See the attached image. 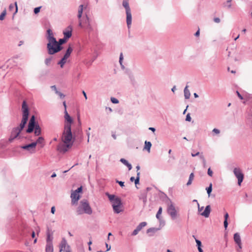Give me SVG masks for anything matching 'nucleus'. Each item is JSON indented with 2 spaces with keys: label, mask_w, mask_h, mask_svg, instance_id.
<instances>
[{
  "label": "nucleus",
  "mask_w": 252,
  "mask_h": 252,
  "mask_svg": "<svg viewBox=\"0 0 252 252\" xmlns=\"http://www.w3.org/2000/svg\"><path fill=\"white\" fill-rule=\"evenodd\" d=\"M62 141L63 143L58 146V150L61 152L65 153L72 147L73 143L71 128L68 126H66V128H64L62 136Z\"/></svg>",
  "instance_id": "obj_1"
},
{
  "label": "nucleus",
  "mask_w": 252,
  "mask_h": 252,
  "mask_svg": "<svg viewBox=\"0 0 252 252\" xmlns=\"http://www.w3.org/2000/svg\"><path fill=\"white\" fill-rule=\"evenodd\" d=\"M22 108L23 111V115L21 123H20L19 126L13 129L9 139L10 141H12L18 136L22 130L25 127L28 120L29 109L26 102L25 101L23 102Z\"/></svg>",
  "instance_id": "obj_2"
},
{
  "label": "nucleus",
  "mask_w": 252,
  "mask_h": 252,
  "mask_svg": "<svg viewBox=\"0 0 252 252\" xmlns=\"http://www.w3.org/2000/svg\"><path fill=\"white\" fill-rule=\"evenodd\" d=\"M107 195L112 203L113 210L116 213H119L122 211V204L121 200L119 197L115 196L114 195L107 193Z\"/></svg>",
  "instance_id": "obj_3"
},
{
  "label": "nucleus",
  "mask_w": 252,
  "mask_h": 252,
  "mask_svg": "<svg viewBox=\"0 0 252 252\" xmlns=\"http://www.w3.org/2000/svg\"><path fill=\"white\" fill-rule=\"evenodd\" d=\"M77 212L78 215L83 213L91 215L92 214L93 211L88 201L87 200H82L80 202Z\"/></svg>",
  "instance_id": "obj_4"
},
{
  "label": "nucleus",
  "mask_w": 252,
  "mask_h": 252,
  "mask_svg": "<svg viewBox=\"0 0 252 252\" xmlns=\"http://www.w3.org/2000/svg\"><path fill=\"white\" fill-rule=\"evenodd\" d=\"M34 128V134L36 136H38L41 133V128L37 124L35 125V119L34 116H32L30 119L28 128L26 130L27 133H31L33 131Z\"/></svg>",
  "instance_id": "obj_5"
},
{
  "label": "nucleus",
  "mask_w": 252,
  "mask_h": 252,
  "mask_svg": "<svg viewBox=\"0 0 252 252\" xmlns=\"http://www.w3.org/2000/svg\"><path fill=\"white\" fill-rule=\"evenodd\" d=\"M128 1L129 0H123V5L126 9V24L128 28L129 29L132 23V15L131 9L129 6Z\"/></svg>",
  "instance_id": "obj_6"
},
{
  "label": "nucleus",
  "mask_w": 252,
  "mask_h": 252,
  "mask_svg": "<svg viewBox=\"0 0 252 252\" xmlns=\"http://www.w3.org/2000/svg\"><path fill=\"white\" fill-rule=\"evenodd\" d=\"M47 48L48 50V53L50 55H53L56 53L60 51L62 48L61 46H59L57 44V41L56 40L55 43L53 42V43L50 44V47L48 46V43L47 45Z\"/></svg>",
  "instance_id": "obj_7"
},
{
  "label": "nucleus",
  "mask_w": 252,
  "mask_h": 252,
  "mask_svg": "<svg viewBox=\"0 0 252 252\" xmlns=\"http://www.w3.org/2000/svg\"><path fill=\"white\" fill-rule=\"evenodd\" d=\"M233 173L238 179V185L240 186L244 177L242 170L239 168H235L233 170Z\"/></svg>",
  "instance_id": "obj_8"
},
{
  "label": "nucleus",
  "mask_w": 252,
  "mask_h": 252,
  "mask_svg": "<svg viewBox=\"0 0 252 252\" xmlns=\"http://www.w3.org/2000/svg\"><path fill=\"white\" fill-rule=\"evenodd\" d=\"M234 240L235 243L237 245L238 247L236 250L239 252H241L242 248L241 237L238 233H236L234 235Z\"/></svg>",
  "instance_id": "obj_9"
},
{
  "label": "nucleus",
  "mask_w": 252,
  "mask_h": 252,
  "mask_svg": "<svg viewBox=\"0 0 252 252\" xmlns=\"http://www.w3.org/2000/svg\"><path fill=\"white\" fill-rule=\"evenodd\" d=\"M64 119L65 122L64 128H66V126H68L69 128H71V125L72 123L73 120L66 110L64 111Z\"/></svg>",
  "instance_id": "obj_10"
},
{
  "label": "nucleus",
  "mask_w": 252,
  "mask_h": 252,
  "mask_svg": "<svg viewBox=\"0 0 252 252\" xmlns=\"http://www.w3.org/2000/svg\"><path fill=\"white\" fill-rule=\"evenodd\" d=\"M167 212L170 215L172 219H175L177 217V211L173 204H170V205L168 206L167 209Z\"/></svg>",
  "instance_id": "obj_11"
},
{
  "label": "nucleus",
  "mask_w": 252,
  "mask_h": 252,
  "mask_svg": "<svg viewBox=\"0 0 252 252\" xmlns=\"http://www.w3.org/2000/svg\"><path fill=\"white\" fill-rule=\"evenodd\" d=\"M47 38L48 41V46L50 47V44L53 42L55 43L56 38L54 37L53 32L51 30L48 29L47 31Z\"/></svg>",
  "instance_id": "obj_12"
},
{
  "label": "nucleus",
  "mask_w": 252,
  "mask_h": 252,
  "mask_svg": "<svg viewBox=\"0 0 252 252\" xmlns=\"http://www.w3.org/2000/svg\"><path fill=\"white\" fill-rule=\"evenodd\" d=\"M70 197L71 198V202L73 204H76L80 197L79 194L75 191L71 192Z\"/></svg>",
  "instance_id": "obj_13"
},
{
  "label": "nucleus",
  "mask_w": 252,
  "mask_h": 252,
  "mask_svg": "<svg viewBox=\"0 0 252 252\" xmlns=\"http://www.w3.org/2000/svg\"><path fill=\"white\" fill-rule=\"evenodd\" d=\"M83 9H84L83 5H82V4L80 5L79 6V8H78L77 17L79 20V26L80 27H81V28H83L84 27L83 25V23H82V21L81 20V18L82 17Z\"/></svg>",
  "instance_id": "obj_14"
},
{
  "label": "nucleus",
  "mask_w": 252,
  "mask_h": 252,
  "mask_svg": "<svg viewBox=\"0 0 252 252\" xmlns=\"http://www.w3.org/2000/svg\"><path fill=\"white\" fill-rule=\"evenodd\" d=\"M21 148L23 149L30 151L31 152H34L35 149V143L33 142L25 146H22Z\"/></svg>",
  "instance_id": "obj_15"
},
{
  "label": "nucleus",
  "mask_w": 252,
  "mask_h": 252,
  "mask_svg": "<svg viewBox=\"0 0 252 252\" xmlns=\"http://www.w3.org/2000/svg\"><path fill=\"white\" fill-rule=\"evenodd\" d=\"M69 246L67 244V242L64 238H63L60 244V252L64 251L66 250L69 249Z\"/></svg>",
  "instance_id": "obj_16"
},
{
  "label": "nucleus",
  "mask_w": 252,
  "mask_h": 252,
  "mask_svg": "<svg viewBox=\"0 0 252 252\" xmlns=\"http://www.w3.org/2000/svg\"><path fill=\"white\" fill-rule=\"evenodd\" d=\"M72 27L70 26L68 27L66 30L63 32L64 38L66 39L69 38L71 36L72 33Z\"/></svg>",
  "instance_id": "obj_17"
},
{
  "label": "nucleus",
  "mask_w": 252,
  "mask_h": 252,
  "mask_svg": "<svg viewBox=\"0 0 252 252\" xmlns=\"http://www.w3.org/2000/svg\"><path fill=\"white\" fill-rule=\"evenodd\" d=\"M210 212H211L210 206L208 205L206 207L205 210L203 212L200 213V215L202 216L207 218L209 217Z\"/></svg>",
  "instance_id": "obj_18"
},
{
  "label": "nucleus",
  "mask_w": 252,
  "mask_h": 252,
  "mask_svg": "<svg viewBox=\"0 0 252 252\" xmlns=\"http://www.w3.org/2000/svg\"><path fill=\"white\" fill-rule=\"evenodd\" d=\"M46 252H53V246L52 243H47L46 248H45Z\"/></svg>",
  "instance_id": "obj_19"
},
{
  "label": "nucleus",
  "mask_w": 252,
  "mask_h": 252,
  "mask_svg": "<svg viewBox=\"0 0 252 252\" xmlns=\"http://www.w3.org/2000/svg\"><path fill=\"white\" fill-rule=\"evenodd\" d=\"M33 143H35V146L37 144H40L41 147H43L44 145V139L42 137H39L36 142Z\"/></svg>",
  "instance_id": "obj_20"
},
{
  "label": "nucleus",
  "mask_w": 252,
  "mask_h": 252,
  "mask_svg": "<svg viewBox=\"0 0 252 252\" xmlns=\"http://www.w3.org/2000/svg\"><path fill=\"white\" fill-rule=\"evenodd\" d=\"M188 86H186L184 89V95L186 99H189L190 97V94L188 89Z\"/></svg>",
  "instance_id": "obj_21"
},
{
  "label": "nucleus",
  "mask_w": 252,
  "mask_h": 252,
  "mask_svg": "<svg viewBox=\"0 0 252 252\" xmlns=\"http://www.w3.org/2000/svg\"><path fill=\"white\" fill-rule=\"evenodd\" d=\"M193 238H194V239L195 240V242L196 243L197 248H198L199 252H203V250L201 249L202 244H201V241H199L198 239H196L194 236H193Z\"/></svg>",
  "instance_id": "obj_22"
},
{
  "label": "nucleus",
  "mask_w": 252,
  "mask_h": 252,
  "mask_svg": "<svg viewBox=\"0 0 252 252\" xmlns=\"http://www.w3.org/2000/svg\"><path fill=\"white\" fill-rule=\"evenodd\" d=\"M120 161L128 168L129 170L131 169V165L130 163H129L124 158H121L120 159Z\"/></svg>",
  "instance_id": "obj_23"
},
{
  "label": "nucleus",
  "mask_w": 252,
  "mask_h": 252,
  "mask_svg": "<svg viewBox=\"0 0 252 252\" xmlns=\"http://www.w3.org/2000/svg\"><path fill=\"white\" fill-rule=\"evenodd\" d=\"M67 59L68 58L63 56L62 59L58 63V64L60 65L61 68L63 67V65L66 63Z\"/></svg>",
  "instance_id": "obj_24"
},
{
  "label": "nucleus",
  "mask_w": 252,
  "mask_h": 252,
  "mask_svg": "<svg viewBox=\"0 0 252 252\" xmlns=\"http://www.w3.org/2000/svg\"><path fill=\"white\" fill-rule=\"evenodd\" d=\"M15 5H12V4H10L9 5V9L10 11H12L14 8L15 9V12L13 13V14L14 15L15 14H16L17 12V10H18V7H17V2H16L14 4Z\"/></svg>",
  "instance_id": "obj_25"
},
{
  "label": "nucleus",
  "mask_w": 252,
  "mask_h": 252,
  "mask_svg": "<svg viewBox=\"0 0 252 252\" xmlns=\"http://www.w3.org/2000/svg\"><path fill=\"white\" fill-rule=\"evenodd\" d=\"M85 23L86 24V28L90 31H92L93 28L90 25L89 19L87 16H86V20H85Z\"/></svg>",
  "instance_id": "obj_26"
},
{
  "label": "nucleus",
  "mask_w": 252,
  "mask_h": 252,
  "mask_svg": "<svg viewBox=\"0 0 252 252\" xmlns=\"http://www.w3.org/2000/svg\"><path fill=\"white\" fill-rule=\"evenodd\" d=\"M152 146V144L150 142L146 141L145 142L144 149L147 150L149 152L150 151V149Z\"/></svg>",
  "instance_id": "obj_27"
},
{
  "label": "nucleus",
  "mask_w": 252,
  "mask_h": 252,
  "mask_svg": "<svg viewBox=\"0 0 252 252\" xmlns=\"http://www.w3.org/2000/svg\"><path fill=\"white\" fill-rule=\"evenodd\" d=\"M72 51H73L72 48L70 46H69L68 48V49H67L66 53H65V55H64V56L68 58L70 56L71 52H72Z\"/></svg>",
  "instance_id": "obj_28"
},
{
  "label": "nucleus",
  "mask_w": 252,
  "mask_h": 252,
  "mask_svg": "<svg viewBox=\"0 0 252 252\" xmlns=\"http://www.w3.org/2000/svg\"><path fill=\"white\" fill-rule=\"evenodd\" d=\"M194 177V174L193 173H191L189 175V181H188V183L187 184V186H189V185L191 184V183H192V180H193Z\"/></svg>",
  "instance_id": "obj_29"
},
{
  "label": "nucleus",
  "mask_w": 252,
  "mask_h": 252,
  "mask_svg": "<svg viewBox=\"0 0 252 252\" xmlns=\"http://www.w3.org/2000/svg\"><path fill=\"white\" fill-rule=\"evenodd\" d=\"M228 214L226 213L224 215V226L225 229L227 228L228 226L227 219L228 218Z\"/></svg>",
  "instance_id": "obj_30"
},
{
  "label": "nucleus",
  "mask_w": 252,
  "mask_h": 252,
  "mask_svg": "<svg viewBox=\"0 0 252 252\" xmlns=\"http://www.w3.org/2000/svg\"><path fill=\"white\" fill-rule=\"evenodd\" d=\"M162 208L161 207H160L159 208L158 211V213L156 215V218L159 220H160V215L162 213Z\"/></svg>",
  "instance_id": "obj_31"
},
{
  "label": "nucleus",
  "mask_w": 252,
  "mask_h": 252,
  "mask_svg": "<svg viewBox=\"0 0 252 252\" xmlns=\"http://www.w3.org/2000/svg\"><path fill=\"white\" fill-rule=\"evenodd\" d=\"M52 60V57H49L46 58L45 60V63L47 66H49L51 64V62Z\"/></svg>",
  "instance_id": "obj_32"
},
{
  "label": "nucleus",
  "mask_w": 252,
  "mask_h": 252,
  "mask_svg": "<svg viewBox=\"0 0 252 252\" xmlns=\"http://www.w3.org/2000/svg\"><path fill=\"white\" fill-rule=\"evenodd\" d=\"M147 225V223L146 222H142L141 223H140L137 227V228L139 230H141V229L144 227V226H145L146 225Z\"/></svg>",
  "instance_id": "obj_33"
},
{
  "label": "nucleus",
  "mask_w": 252,
  "mask_h": 252,
  "mask_svg": "<svg viewBox=\"0 0 252 252\" xmlns=\"http://www.w3.org/2000/svg\"><path fill=\"white\" fill-rule=\"evenodd\" d=\"M66 41V39L64 38L60 39L58 42L57 41V44L61 46V45L65 43Z\"/></svg>",
  "instance_id": "obj_34"
},
{
  "label": "nucleus",
  "mask_w": 252,
  "mask_h": 252,
  "mask_svg": "<svg viewBox=\"0 0 252 252\" xmlns=\"http://www.w3.org/2000/svg\"><path fill=\"white\" fill-rule=\"evenodd\" d=\"M206 190L208 195L210 196L212 190V184L211 183L210 184L209 187L206 189Z\"/></svg>",
  "instance_id": "obj_35"
},
{
  "label": "nucleus",
  "mask_w": 252,
  "mask_h": 252,
  "mask_svg": "<svg viewBox=\"0 0 252 252\" xmlns=\"http://www.w3.org/2000/svg\"><path fill=\"white\" fill-rule=\"evenodd\" d=\"M139 179H140V172H138L137 173V177H136V179L135 180V185L139 184Z\"/></svg>",
  "instance_id": "obj_36"
},
{
  "label": "nucleus",
  "mask_w": 252,
  "mask_h": 252,
  "mask_svg": "<svg viewBox=\"0 0 252 252\" xmlns=\"http://www.w3.org/2000/svg\"><path fill=\"white\" fill-rule=\"evenodd\" d=\"M111 101L113 103L117 104L119 103V100L115 97H111Z\"/></svg>",
  "instance_id": "obj_37"
},
{
  "label": "nucleus",
  "mask_w": 252,
  "mask_h": 252,
  "mask_svg": "<svg viewBox=\"0 0 252 252\" xmlns=\"http://www.w3.org/2000/svg\"><path fill=\"white\" fill-rule=\"evenodd\" d=\"M52 237H51V236L49 234H48V236H47L46 242L47 243H48V242L52 243Z\"/></svg>",
  "instance_id": "obj_38"
},
{
  "label": "nucleus",
  "mask_w": 252,
  "mask_h": 252,
  "mask_svg": "<svg viewBox=\"0 0 252 252\" xmlns=\"http://www.w3.org/2000/svg\"><path fill=\"white\" fill-rule=\"evenodd\" d=\"M41 8V7H36L34 9V12L35 14H37L40 11V9Z\"/></svg>",
  "instance_id": "obj_39"
},
{
  "label": "nucleus",
  "mask_w": 252,
  "mask_h": 252,
  "mask_svg": "<svg viewBox=\"0 0 252 252\" xmlns=\"http://www.w3.org/2000/svg\"><path fill=\"white\" fill-rule=\"evenodd\" d=\"M123 60V53H121L120 54V60H119L120 63L121 64V65H122Z\"/></svg>",
  "instance_id": "obj_40"
},
{
  "label": "nucleus",
  "mask_w": 252,
  "mask_h": 252,
  "mask_svg": "<svg viewBox=\"0 0 252 252\" xmlns=\"http://www.w3.org/2000/svg\"><path fill=\"white\" fill-rule=\"evenodd\" d=\"M56 94H58L61 98H64L65 95L62 93L60 92H57Z\"/></svg>",
  "instance_id": "obj_41"
},
{
  "label": "nucleus",
  "mask_w": 252,
  "mask_h": 252,
  "mask_svg": "<svg viewBox=\"0 0 252 252\" xmlns=\"http://www.w3.org/2000/svg\"><path fill=\"white\" fill-rule=\"evenodd\" d=\"M6 14V11L4 10L1 13V20H3L5 15Z\"/></svg>",
  "instance_id": "obj_42"
},
{
  "label": "nucleus",
  "mask_w": 252,
  "mask_h": 252,
  "mask_svg": "<svg viewBox=\"0 0 252 252\" xmlns=\"http://www.w3.org/2000/svg\"><path fill=\"white\" fill-rule=\"evenodd\" d=\"M140 231L137 228L133 231L132 235H136L137 234L138 232Z\"/></svg>",
  "instance_id": "obj_43"
},
{
  "label": "nucleus",
  "mask_w": 252,
  "mask_h": 252,
  "mask_svg": "<svg viewBox=\"0 0 252 252\" xmlns=\"http://www.w3.org/2000/svg\"><path fill=\"white\" fill-rule=\"evenodd\" d=\"M208 174L212 177V175H213V171L211 170V169H210V168H209L208 169Z\"/></svg>",
  "instance_id": "obj_44"
},
{
  "label": "nucleus",
  "mask_w": 252,
  "mask_h": 252,
  "mask_svg": "<svg viewBox=\"0 0 252 252\" xmlns=\"http://www.w3.org/2000/svg\"><path fill=\"white\" fill-rule=\"evenodd\" d=\"M191 117L190 116V115L189 114H187V116H186V120L187 121H189V122H190L191 121Z\"/></svg>",
  "instance_id": "obj_45"
},
{
  "label": "nucleus",
  "mask_w": 252,
  "mask_h": 252,
  "mask_svg": "<svg viewBox=\"0 0 252 252\" xmlns=\"http://www.w3.org/2000/svg\"><path fill=\"white\" fill-rule=\"evenodd\" d=\"M116 182L117 183H118L120 185L121 187H123L124 186V182H123L122 181H119L118 180H117Z\"/></svg>",
  "instance_id": "obj_46"
},
{
  "label": "nucleus",
  "mask_w": 252,
  "mask_h": 252,
  "mask_svg": "<svg viewBox=\"0 0 252 252\" xmlns=\"http://www.w3.org/2000/svg\"><path fill=\"white\" fill-rule=\"evenodd\" d=\"M82 187H80L78 188L76 190H75V192H77L78 194L79 192H82Z\"/></svg>",
  "instance_id": "obj_47"
},
{
  "label": "nucleus",
  "mask_w": 252,
  "mask_h": 252,
  "mask_svg": "<svg viewBox=\"0 0 252 252\" xmlns=\"http://www.w3.org/2000/svg\"><path fill=\"white\" fill-rule=\"evenodd\" d=\"M51 89L52 90H53L54 91H55V93L56 94L57 93V92H58V91L57 90V89L56 88V86L55 85H54V86H52L51 87Z\"/></svg>",
  "instance_id": "obj_48"
},
{
  "label": "nucleus",
  "mask_w": 252,
  "mask_h": 252,
  "mask_svg": "<svg viewBox=\"0 0 252 252\" xmlns=\"http://www.w3.org/2000/svg\"><path fill=\"white\" fill-rule=\"evenodd\" d=\"M213 131L214 132H215V133L216 134H219L220 131L219 129H217V128H214L213 130Z\"/></svg>",
  "instance_id": "obj_49"
},
{
  "label": "nucleus",
  "mask_w": 252,
  "mask_h": 252,
  "mask_svg": "<svg viewBox=\"0 0 252 252\" xmlns=\"http://www.w3.org/2000/svg\"><path fill=\"white\" fill-rule=\"evenodd\" d=\"M214 21L215 22L219 23L220 22V19L219 18H215L214 19Z\"/></svg>",
  "instance_id": "obj_50"
},
{
  "label": "nucleus",
  "mask_w": 252,
  "mask_h": 252,
  "mask_svg": "<svg viewBox=\"0 0 252 252\" xmlns=\"http://www.w3.org/2000/svg\"><path fill=\"white\" fill-rule=\"evenodd\" d=\"M198 211L199 212L202 213L201 211L203 210V207H200L199 206V204L198 203Z\"/></svg>",
  "instance_id": "obj_51"
},
{
  "label": "nucleus",
  "mask_w": 252,
  "mask_h": 252,
  "mask_svg": "<svg viewBox=\"0 0 252 252\" xmlns=\"http://www.w3.org/2000/svg\"><path fill=\"white\" fill-rule=\"evenodd\" d=\"M236 93L237 94V95L241 99H243V96L240 94L239 93V92L237 91L236 92Z\"/></svg>",
  "instance_id": "obj_52"
},
{
  "label": "nucleus",
  "mask_w": 252,
  "mask_h": 252,
  "mask_svg": "<svg viewBox=\"0 0 252 252\" xmlns=\"http://www.w3.org/2000/svg\"><path fill=\"white\" fill-rule=\"evenodd\" d=\"M51 213L54 214L55 213V208L54 206L52 207L51 208Z\"/></svg>",
  "instance_id": "obj_53"
},
{
  "label": "nucleus",
  "mask_w": 252,
  "mask_h": 252,
  "mask_svg": "<svg viewBox=\"0 0 252 252\" xmlns=\"http://www.w3.org/2000/svg\"><path fill=\"white\" fill-rule=\"evenodd\" d=\"M200 158L203 160V161L204 162V163H205V162H206V160H205V158H204V156H203V155H201V156H200Z\"/></svg>",
  "instance_id": "obj_54"
},
{
  "label": "nucleus",
  "mask_w": 252,
  "mask_h": 252,
  "mask_svg": "<svg viewBox=\"0 0 252 252\" xmlns=\"http://www.w3.org/2000/svg\"><path fill=\"white\" fill-rule=\"evenodd\" d=\"M106 247L107 248V251H108L111 249V246H109L107 243H106Z\"/></svg>",
  "instance_id": "obj_55"
},
{
  "label": "nucleus",
  "mask_w": 252,
  "mask_h": 252,
  "mask_svg": "<svg viewBox=\"0 0 252 252\" xmlns=\"http://www.w3.org/2000/svg\"><path fill=\"white\" fill-rule=\"evenodd\" d=\"M199 34H200V32H199V29H198V30L195 33V35L196 36H198L199 35Z\"/></svg>",
  "instance_id": "obj_56"
},
{
  "label": "nucleus",
  "mask_w": 252,
  "mask_h": 252,
  "mask_svg": "<svg viewBox=\"0 0 252 252\" xmlns=\"http://www.w3.org/2000/svg\"><path fill=\"white\" fill-rule=\"evenodd\" d=\"M63 105L64 107V111H65V110H66V102L65 101H64L63 102Z\"/></svg>",
  "instance_id": "obj_57"
},
{
  "label": "nucleus",
  "mask_w": 252,
  "mask_h": 252,
  "mask_svg": "<svg viewBox=\"0 0 252 252\" xmlns=\"http://www.w3.org/2000/svg\"><path fill=\"white\" fill-rule=\"evenodd\" d=\"M199 155V152H197V153H196V154H193V153H192V154H191V156H192V157H195V156H198V155Z\"/></svg>",
  "instance_id": "obj_58"
},
{
  "label": "nucleus",
  "mask_w": 252,
  "mask_h": 252,
  "mask_svg": "<svg viewBox=\"0 0 252 252\" xmlns=\"http://www.w3.org/2000/svg\"><path fill=\"white\" fill-rule=\"evenodd\" d=\"M82 93H83V94L85 99H87V94H86V93L84 91H83Z\"/></svg>",
  "instance_id": "obj_59"
},
{
  "label": "nucleus",
  "mask_w": 252,
  "mask_h": 252,
  "mask_svg": "<svg viewBox=\"0 0 252 252\" xmlns=\"http://www.w3.org/2000/svg\"><path fill=\"white\" fill-rule=\"evenodd\" d=\"M149 129H150V130H152V131H153V132H155V130H156V129H155V128H154V127H150V128H149Z\"/></svg>",
  "instance_id": "obj_60"
},
{
  "label": "nucleus",
  "mask_w": 252,
  "mask_h": 252,
  "mask_svg": "<svg viewBox=\"0 0 252 252\" xmlns=\"http://www.w3.org/2000/svg\"><path fill=\"white\" fill-rule=\"evenodd\" d=\"M78 122H79V125H80L81 124V122H80V115H78Z\"/></svg>",
  "instance_id": "obj_61"
},
{
  "label": "nucleus",
  "mask_w": 252,
  "mask_h": 252,
  "mask_svg": "<svg viewBox=\"0 0 252 252\" xmlns=\"http://www.w3.org/2000/svg\"><path fill=\"white\" fill-rule=\"evenodd\" d=\"M136 168V169H137V173L138 172H139L138 171L140 169V166L139 165H137Z\"/></svg>",
  "instance_id": "obj_62"
},
{
  "label": "nucleus",
  "mask_w": 252,
  "mask_h": 252,
  "mask_svg": "<svg viewBox=\"0 0 252 252\" xmlns=\"http://www.w3.org/2000/svg\"><path fill=\"white\" fill-rule=\"evenodd\" d=\"M130 181H131V182H133L134 180L135 181V179H134V177H131L130 178Z\"/></svg>",
  "instance_id": "obj_63"
},
{
  "label": "nucleus",
  "mask_w": 252,
  "mask_h": 252,
  "mask_svg": "<svg viewBox=\"0 0 252 252\" xmlns=\"http://www.w3.org/2000/svg\"><path fill=\"white\" fill-rule=\"evenodd\" d=\"M64 252H71L70 248L63 251Z\"/></svg>",
  "instance_id": "obj_64"
}]
</instances>
